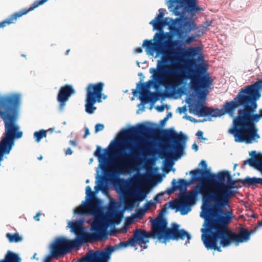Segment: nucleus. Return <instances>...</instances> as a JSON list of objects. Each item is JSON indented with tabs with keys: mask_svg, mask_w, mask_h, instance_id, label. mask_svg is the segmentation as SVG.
<instances>
[{
	"mask_svg": "<svg viewBox=\"0 0 262 262\" xmlns=\"http://www.w3.org/2000/svg\"><path fill=\"white\" fill-rule=\"evenodd\" d=\"M188 56L195 58L191 64L196 68V70L190 71L189 75L184 73V62L182 58L179 57L178 52L173 54L172 60L173 67H170L168 79H172L174 83L165 85L167 89H178L179 86H186L187 81L190 79L191 85L195 86L201 84L205 89H209L212 83V79L208 73V65L204 63V56L202 55V49L200 47H189L187 48Z\"/></svg>",
	"mask_w": 262,
	"mask_h": 262,
	"instance_id": "nucleus-1",
	"label": "nucleus"
},
{
	"mask_svg": "<svg viewBox=\"0 0 262 262\" xmlns=\"http://www.w3.org/2000/svg\"><path fill=\"white\" fill-rule=\"evenodd\" d=\"M165 3L169 11L177 16L169 30L177 38L197 30L198 25L193 17L199 12L204 11L199 5L198 0H166Z\"/></svg>",
	"mask_w": 262,
	"mask_h": 262,
	"instance_id": "nucleus-2",
	"label": "nucleus"
},
{
	"mask_svg": "<svg viewBox=\"0 0 262 262\" xmlns=\"http://www.w3.org/2000/svg\"><path fill=\"white\" fill-rule=\"evenodd\" d=\"M21 99L14 96L0 100V118L4 124L5 132L0 140V147L11 151L15 141L22 138L23 133L17 123Z\"/></svg>",
	"mask_w": 262,
	"mask_h": 262,
	"instance_id": "nucleus-3",
	"label": "nucleus"
},
{
	"mask_svg": "<svg viewBox=\"0 0 262 262\" xmlns=\"http://www.w3.org/2000/svg\"><path fill=\"white\" fill-rule=\"evenodd\" d=\"M107 149L108 148H102L100 146L97 145L96 150L94 152V156L97 158L99 162L96 173V185L94 187V189L96 191H99L103 186L102 173L106 174L113 181L118 179L120 176L126 174L125 170L130 169V165L133 162H135L139 159L141 148L140 146L136 148L127 146V149L130 150V152H119L120 159L126 165L119 166L113 165L114 169L111 171L107 169V166L109 165L106 156Z\"/></svg>",
	"mask_w": 262,
	"mask_h": 262,
	"instance_id": "nucleus-4",
	"label": "nucleus"
},
{
	"mask_svg": "<svg viewBox=\"0 0 262 262\" xmlns=\"http://www.w3.org/2000/svg\"><path fill=\"white\" fill-rule=\"evenodd\" d=\"M191 178L189 180L183 179H178L176 180L173 179L171 182V187L166 189V193L171 195L177 190L180 191L181 196H183L190 204H195L199 200L198 196H202V202L203 197L209 192L210 188H208L203 184L199 183L196 188L192 191H188L187 187L193 184L195 181H199L201 178H204L212 186L214 181L212 180V176L215 173L211 172V169L203 170L199 168H195L189 172Z\"/></svg>",
	"mask_w": 262,
	"mask_h": 262,
	"instance_id": "nucleus-5",
	"label": "nucleus"
},
{
	"mask_svg": "<svg viewBox=\"0 0 262 262\" xmlns=\"http://www.w3.org/2000/svg\"><path fill=\"white\" fill-rule=\"evenodd\" d=\"M260 97V92L250 85L242 88L233 99L228 101L232 120L249 121L256 113L257 101Z\"/></svg>",
	"mask_w": 262,
	"mask_h": 262,
	"instance_id": "nucleus-6",
	"label": "nucleus"
},
{
	"mask_svg": "<svg viewBox=\"0 0 262 262\" xmlns=\"http://www.w3.org/2000/svg\"><path fill=\"white\" fill-rule=\"evenodd\" d=\"M254 231L239 230V233H236L232 230H201V239L206 249L221 252L222 247L226 248L232 244L237 246L249 241Z\"/></svg>",
	"mask_w": 262,
	"mask_h": 262,
	"instance_id": "nucleus-7",
	"label": "nucleus"
},
{
	"mask_svg": "<svg viewBox=\"0 0 262 262\" xmlns=\"http://www.w3.org/2000/svg\"><path fill=\"white\" fill-rule=\"evenodd\" d=\"M200 217L204 219L201 229H231L228 227L234 216L232 210L224 209L203 200Z\"/></svg>",
	"mask_w": 262,
	"mask_h": 262,
	"instance_id": "nucleus-8",
	"label": "nucleus"
},
{
	"mask_svg": "<svg viewBox=\"0 0 262 262\" xmlns=\"http://www.w3.org/2000/svg\"><path fill=\"white\" fill-rule=\"evenodd\" d=\"M150 238L157 239L162 243H166L169 240H184L186 238L185 245H187L191 236L185 230H151L150 232L134 230L133 236L129 239L134 246L139 245L143 250L147 249V246L145 245L149 242Z\"/></svg>",
	"mask_w": 262,
	"mask_h": 262,
	"instance_id": "nucleus-9",
	"label": "nucleus"
},
{
	"mask_svg": "<svg viewBox=\"0 0 262 262\" xmlns=\"http://www.w3.org/2000/svg\"><path fill=\"white\" fill-rule=\"evenodd\" d=\"M166 11L164 8L159 9L157 16L149 22V24L153 27V31H157L154 36L153 40L146 39L143 42V47L147 54L153 56L156 52V57L158 56V54L160 53V49L163 46L165 39L168 35V33L165 32L163 29L167 26L168 29L170 30V26L174 19L168 17H164Z\"/></svg>",
	"mask_w": 262,
	"mask_h": 262,
	"instance_id": "nucleus-10",
	"label": "nucleus"
},
{
	"mask_svg": "<svg viewBox=\"0 0 262 262\" xmlns=\"http://www.w3.org/2000/svg\"><path fill=\"white\" fill-rule=\"evenodd\" d=\"M187 135L177 133L173 128L164 129L161 134V143L173 159L177 161L185 154Z\"/></svg>",
	"mask_w": 262,
	"mask_h": 262,
	"instance_id": "nucleus-11",
	"label": "nucleus"
},
{
	"mask_svg": "<svg viewBox=\"0 0 262 262\" xmlns=\"http://www.w3.org/2000/svg\"><path fill=\"white\" fill-rule=\"evenodd\" d=\"M127 230H71L75 238L71 239L77 250L89 244L105 241L110 236H115L119 233H126Z\"/></svg>",
	"mask_w": 262,
	"mask_h": 262,
	"instance_id": "nucleus-12",
	"label": "nucleus"
},
{
	"mask_svg": "<svg viewBox=\"0 0 262 262\" xmlns=\"http://www.w3.org/2000/svg\"><path fill=\"white\" fill-rule=\"evenodd\" d=\"M257 131L256 124L249 121L232 120V125L228 132L233 136L235 142L251 144L260 138Z\"/></svg>",
	"mask_w": 262,
	"mask_h": 262,
	"instance_id": "nucleus-13",
	"label": "nucleus"
},
{
	"mask_svg": "<svg viewBox=\"0 0 262 262\" xmlns=\"http://www.w3.org/2000/svg\"><path fill=\"white\" fill-rule=\"evenodd\" d=\"M159 129L158 124L150 122H141L136 125H128L126 127L121 129L117 134V138L112 140L109 146H112L113 149H117L121 146L125 141L126 137H134L139 134L156 133Z\"/></svg>",
	"mask_w": 262,
	"mask_h": 262,
	"instance_id": "nucleus-14",
	"label": "nucleus"
},
{
	"mask_svg": "<svg viewBox=\"0 0 262 262\" xmlns=\"http://www.w3.org/2000/svg\"><path fill=\"white\" fill-rule=\"evenodd\" d=\"M219 186L213 184L209 192L203 197V200L208 201L213 203L214 206L220 208L229 207L230 199L237 192L233 187L225 186L222 188Z\"/></svg>",
	"mask_w": 262,
	"mask_h": 262,
	"instance_id": "nucleus-15",
	"label": "nucleus"
},
{
	"mask_svg": "<svg viewBox=\"0 0 262 262\" xmlns=\"http://www.w3.org/2000/svg\"><path fill=\"white\" fill-rule=\"evenodd\" d=\"M172 56L173 54H166L159 56L160 58L157 61L156 67L149 69V73L152 74L150 77L152 80L163 84L168 79L170 67L174 64Z\"/></svg>",
	"mask_w": 262,
	"mask_h": 262,
	"instance_id": "nucleus-16",
	"label": "nucleus"
},
{
	"mask_svg": "<svg viewBox=\"0 0 262 262\" xmlns=\"http://www.w3.org/2000/svg\"><path fill=\"white\" fill-rule=\"evenodd\" d=\"M189 112L198 117H221L228 114L230 116L228 101H226L223 105L222 109L214 108L201 104L199 101L189 104Z\"/></svg>",
	"mask_w": 262,
	"mask_h": 262,
	"instance_id": "nucleus-17",
	"label": "nucleus"
},
{
	"mask_svg": "<svg viewBox=\"0 0 262 262\" xmlns=\"http://www.w3.org/2000/svg\"><path fill=\"white\" fill-rule=\"evenodd\" d=\"M104 84L102 82L89 84L86 89L85 103V111L89 114H92L96 110L94 105L97 102H101V96Z\"/></svg>",
	"mask_w": 262,
	"mask_h": 262,
	"instance_id": "nucleus-18",
	"label": "nucleus"
},
{
	"mask_svg": "<svg viewBox=\"0 0 262 262\" xmlns=\"http://www.w3.org/2000/svg\"><path fill=\"white\" fill-rule=\"evenodd\" d=\"M141 79L138 83H137L136 89L133 90L132 93L134 96H138V99L141 101V103L138 105V107L142 106L139 110L137 111V113H139V111H144V105L148 102H150L151 106L150 109H151L155 103L158 100V97L156 93L147 90H144L146 84L147 83H150L152 82V80H149L146 83L142 82Z\"/></svg>",
	"mask_w": 262,
	"mask_h": 262,
	"instance_id": "nucleus-19",
	"label": "nucleus"
},
{
	"mask_svg": "<svg viewBox=\"0 0 262 262\" xmlns=\"http://www.w3.org/2000/svg\"><path fill=\"white\" fill-rule=\"evenodd\" d=\"M73 250L77 251L71 239L64 237H57L51 247V256L58 258L71 253Z\"/></svg>",
	"mask_w": 262,
	"mask_h": 262,
	"instance_id": "nucleus-20",
	"label": "nucleus"
},
{
	"mask_svg": "<svg viewBox=\"0 0 262 262\" xmlns=\"http://www.w3.org/2000/svg\"><path fill=\"white\" fill-rule=\"evenodd\" d=\"M94 196V192L92 191L91 186H87L85 188V200L82 201L78 209L91 208L92 210L90 211V214L96 217L101 213V207L103 201L98 197H96L94 200H91V199Z\"/></svg>",
	"mask_w": 262,
	"mask_h": 262,
	"instance_id": "nucleus-21",
	"label": "nucleus"
},
{
	"mask_svg": "<svg viewBox=\"0 0 262 262\" xmlns=\"http://www.w3.org/2000/svg\"><path fill=\"white\" fill-rule=\"evenodd\" d=\"M86 215H90V212L74 210L73 219L75 217V215H80L81 216L68 222V225L66 227L67 229H128L127 227L117 228L115 226H113L108 229L107 227H95L94 225H92L91 227L88 229L87 227L84 226L85 223L84 216Z\"/></svg>",
	"mask_w": 262,
	"mask_h": 262,
	"instance_id": "nucleus-22",
	"label": "nucleus"
},
{
	"mask_svg": "<svg viewBox=\"0 0 262 262\" xmlns=\"http://www.w3.org/2000/svg\"><path fill=\"white\" fill-rule=\"evenodd\" d=\"M189 202L186 200L183 196H181L180 193L177 201H169L165 204V208L161 210V213L159 215H164L167 213V209L170 208L175 209L176 212L179 211L181 215H184L188 213L191 210V206Z\"/></svg>",
	"mask_w": 262,
	"mask_h": 262,
	"instance_id": "nucleus-23",
	"label": "nucleus"
},
{
	"mask_svg": "<svg viewBox=\"0 0 262 262\" xmlns=\"http://www.w3.org/2000/svg\"><path fill=\"white\" fill-rule=\"evenodd\" d=\"M112 253L105 248L99 250H90L75 262H110Z\"/></svg>",
	"mask_w": 262,
	"mask_h": 262,
	"instance_id": "nucleus-24",
	"label": "nucleus"
},
{
	"mask_svg": "<svg viewBox=\"0 0 262 262\" xmlns=\"http://www.w3.org/2000/svg\"><path fill=\"white\" fill-rule=\"evenodd\" d=\"M212 180L214 181L213 184H217L220 185V187L224 188L225 186L232 187L238 182L242 183L243 179L234 180L229 171L223 170L212 175Z\"/></svg>",
	"mask_w": 262,
	"mask_h": 262,
	"instance_id": "nucleus-25",
	"label": "nucleus"
},
{
	"mask_svg": "<svg viewBox=\"0 0 262 262\" xmlns=\"http://www.w3.org/2000/svg\"><path fill=\"white\" fill-rule=\"evenodd\" d=\"M75 93L76 91L72 85L67 84L60 87L57 96V100L59 104L60 112L63 111L66 102Z\"/></svg>",
	"mask_w": 262,
	"mask_h": 262,
	"instance_id": "nucleus-26",
	"label": "nucleus"
},
{
	"mask_svg": "<svg viewBox=\"0 0 262 262\" xmlns=\"http://www.w3.org/2000/svg\"><path fill=\"white\" fill-rule=\"evenodd\" d=\"M151 229H166L168 222L164 215H158L157 217L150 220Z\"/></svg>",
	"mask_w": 262,
	"mask_h": 262,
	"instance_id": "nucleus-27",
	"label": "nucleus"
},
{
	"mask_svg": "<svg viewBox=\"0 0 262 262\" xmlns=\"http://www.w3.org/2000/svg\"><path fill=\"white\" fill-rule=\"evenodd\" d=\"M196 37H198L196 36L195 34L194 33H192L191 34H190V33L188 34L187 35L185 34V35H183L182 36L178 38V39L179 40V43L180 45L181 46V47L180 48L179 50H185V53L188 55L187 49H185V48H183V47L186 45H191L192 42L196 41L195 38Z\"/></svg>",
	"mask_w": 262,
	"mask_h": 262,
	"instance_id": "nucleus-28",
	"label": "nucleus"
},
{
	"mask_svg": "<svg viewBox=\"0 0 262 262\" xmlns=\"http://www.w3.org/2000/svg\"><path fill=\"white\" fill-rule=\"evenodd\" d=\"M37 4L34 1L30 6L28 9H23L18 12H16L13 14L11 15L8 17L9 19H10L11 24L13 23L17 18L21 17L22 15L26 14L29 12L34 10L36 8L38 7Z\"/></svg>",
	"mask_w": 262,
	"mask_h": 262,
	"instance_id": "nucleus-29",
	"label": "nucleus"
},
{
	"mask_svg": "<svg viewBox=\"0 0 262 262\" xmlns=\"http://www.w3.org/2000/svg\"><path fill=\"white\" fill-rule=\"evenodd\" d=\"M128 247H134L129 238L126 241L121 242L114 246H107L105 248L113 253L117 250L125 249Z\"/></svg>",
	"mask_w": 262,
	"mask_h": 262,
	"instance_id": "nucleus-30",
	"label": "nucleus"
},
{
	"mask_svg": "<svg viewBox=\"0 0 262 262\" xmlns=\"http://www.w3.org/2000/svg\"><path fill=\"white\" fill-rule=\"evenodd\" d=\"M242 184L245 187H249L256 184H260L262 186V178H257L256 177L251 178L247 176L243 179Z\"/></svg>",
	"mask_w": 262,
	"mask_h": 262,
	"instance_id": "nucleus-31",
	"label": "nucleus"
},
{
	"mask_svg": "<svg viewBox=\"0 0 262 262\" xmlns=\"http://www.w3.org/2000/svg\"><path fill=\"white\" fill-rule=\"evenodd\" d=\"M249 156L250 158L245 160L244 161V164H248L250 167H252L254 168L257 159V158H256V157L257 156V153L256 151L252 150L249 152Z\"/></svg>",
	"mask_w": 262,
	"mask_h": 262,
	"instance_id": "nucleus-32",
	"label": "nucleus"
},
{
	"mask_svg": "<svg viewBox=\"0 0 262 262\" xmlns=\"http://www.w3.org/2000/svg\"><path fill=\"white\" fill-rule=\"evenodd\" d=\"M20 258L16 253L9 251L3 260L0 262H20Z\"/></svg>",
	"mask_w": 262,
	"mask_h": 262,
	"instance_id": "nucleus-33",
	"label": "nucleus"
},
{
	"mask_svg": "<svg viewBox=\"0 0 262 262\" xmlns=\"http://www.w3.org/2000/svg\"><path fill=\"white\" fill-rule=\"evenodd\" d=\"M48 130L44 129H41L36 131L33 134V138L36 143H39L43 138H46L47 135Z\"/></svg>",
	"mask_w": 262,
	"mask_h": 262,
	"instance_id": "nucleus-34",
	"label": "nucleus"
},
{
	"mask_svg": "<svg viewBox=\"0 0 262 262\" xmlns=\"http://www.w3.org/2000/svg\"><path fill=\"white\" fill-rule=\"evenodd\" d=\"M6 237L8 238L10 243H18L23 240V238L17 233L14 234L7 233Z\"/></svg>",
	"mask_w": 262,
	"mask_h": 262,
	"instance_id": "nucleus-35",
	"label": "nucleus"
},
{
	"mask_svg": "<svg viewBox=\"0 0 262 262\" xmlns=\"http://www.w3.org/2000/svg\"><path fill=\"white\" fill-rule=\"evenodd\" d=\"M261 118H262V108L259 110L258 114L255 113L249 122L256 124V123H257Z\"/></svg>",
	"mask_w": 262,
	"mask_h": 262,
	"instance_id": "nucleus-36",
	"label": "nucleus"
},
{
	"mask_svg": "<svg viewBox=\"0 0 262 262\" xmlns=\"http://www.w3.org/2000/svg\"><path fill=\"white\" fill-rule=\"evenodd\" d=\"M149 191H140L139 193L136 195L137 200L136 202L140 203L143 201L147 196Z\"/></svg>",
	"mask_w": 262,
	"mask_h": 262,
	"instance_id": "nucleus-37",
	"label": "nucleus"
},
{
	"mask_svg": "<svg viewBox=\"0 0 262 262\" xmlns=\"http://www.w3.org/2000/svg\"><path fill=\"white\" fill-rule=\"evenodd\" d=\"M143 207L142 208H140L136 209V213L135 214H132V215L135 217V219H138L142 218L145 214L146 210Z\"/></svg>",
	"mask_w": 262,
	"mask_h": 262,
	"instance_id": "nucleus-38",
	"label": "nucleus"
},
{
	"mask_svg": "<svg viewBox=\"0 0 262 262\" xmlns=\"http://www.w3.org/2000/svg\"><path fill=\"white\" fill-rule=\"evenodd\" d=\"M254 89L260 92L262 90V78L254 82L253 84H250Z\"/></svg>",
	"mask_w": 262,
	"mask_h": 262,
	"instance_id": "nucleus-39",
	"label": "nucleus"
},
{
	"mask_svg": "<svg viewBox=\"0 0 262 262\" xmlns=\"http://www.w3.org/2000/svg\"><path fill=\"white\" fill-rule=\"evenodd\" d=\"M254 169L260 172L262 174V159L257 158Z\"/></svg>",
	"mask_w": 262,
	"mask_h": 262,
	"instance_id": "nucleus-40",
	"label": "nucleus"
},
{
	"mask_svg": "<svg viewBox=\"0 0 262 262\" xmlns=\"http://www.w3.org/2000/svg\"><path fill=\"white\" fill-rule=\"evenodd\" d=\"M166 193V191L165 192H161L157 194L154 198V203L155 205L157 203H160V198L163 196Z\"/></svg>",
	"mask_w": 262,
	"mask_h": 262,
	"instance_id": "nucleus-41",
	"label": "nucleus"
},
{
	"mask_svg": "<svg viewBox=\"0 0 262 262\" xmlns=\"http://www.w3.org/2000/svg\"><path fill=\"white\" fill-rule=\"evenodd\" d=\"M183 118L186 119V120H189L193 123L201 122H204V121H206V119H204L202 121L198 120L191 116H187V115H185L183 117Z\"/></svg>",
	"mask_w": 262,
	"mask_h": 262,
	"instance_id": "nucleus-42",
	"label": "nucleus"
},
{
	"mask_svg": "<svg viewBox=\"0 0 262 262\" xmlns=\"http://www.w3.org/2000/svg\"><path fill=\"white\" fill-rule=\"evenodd\" d=\"M165 108L168 109L169 108V105L166 104H163L161 105H157L156 106V110L160 113L163 112Z\"/></svg>",
	"mask_w": 262,
	"mask_h": 262,
	"instance_id": "nucleus-43",
	"label": "nucleus"
},
{
	"mask_svg": "<svg viewBox=\"0 0 262 262\" xmlns=\"http://www.w3.org/2000/svg\"><path fill=\"white\" fill-rule=\"evenodd\" d=\"M104 128V126L103 124L101 123H97L95 126V133H97L101 130H102Z\"/></svg>",
	"mask_w": 262,
	"mask_h": 262,
	"instance_id": "nucleus-44",
	"label": "nucleus"
},
{
	"mask_svg": "<svg viewBox=\"0 0 262 262\" xmlns=\"http://www.w3.org/2000/svg\"><path fill=\"white\" fill-rule=\"evenodd\" d=\"M153 203L154 202H152L151 200L147 201L146 203L143 205V208H144L145 209H148L153 206L156 205Z\"/></svg>",
	"mask_w": 262,
	"mask_h": 262,
	"instance_id": "nucleus-45",
	"label": "nucleus"
},
{
	"mask_svg": "<svg viewBox=\"0 0 262 262\" xmlns=\"http://www.w3.org/2000/svg\"><path fill=\"white\" fill-rule=\"evenodd\" d=\"M180 226L177 223L173 222L171 224V226L168 227L167 226L166 229H180Z\"/></svg>",
	"mask_w": 262,
	"mask_h": 262,
	"instance_id": "nucleus-46",
	"label": "nucleus"
},
{
	"mask_svg": "<svg viewBox=\"0 0 262 262\" xmlns=\"http://www.w3.org/2000/svg\"><path fill=\"white\" fill-rule=\"evenodd\" d=\"M197 138L200 140H206L207 138L203 137V132L201 130H199L195 134Z\"/></svg>",
	"mask_w": 262,
	"mask_h": 262,
	"instance_id": "nucleus-47",
	"label": "nucleus"
},
{
	"mask_svg": "<svg viewBox=\"0 0 262 262\" xmlns=\"http://www.w3.org/2000/svg\"><path fill=\"white\" fill-rule=\"evenodd\" d=\"M199 165L201 166L202 169H211L210 168H207V164L206 161L203 160L201 161Z\"/></svg>",
	"mask_w": 262,
	"mask_h": 262,
	"instance_id": "nucleus-48",
	"label": "nucleus"
},
{
	"mask_svg": "<svg viewBox=\"0 0 262 262\" xmlns=\"http://www.w3.org/2000/svg\"><path fill=\"white\" fill-rule=\"evenodd\" d=\"M6 24L8 25L11 24V21H10V19H9L8 17L5 20L0 22V28L4 27L6 26Z\"/></svg>",
	"mask_w": 262,
	"mask_h": 262,
	"instance_id": "nucleus-49",
	"label": "nucleus"
},
{
	"mask_svg": "<svg viewBox=\"0 0 262 262\" xmlns=\"http://www.w3.org/2000/svg\"><path fill=\"white\" fill-rule=\"evenodd\" d=\"M187 111V107L186 105H184L182 107H179L177 108V111L180 114L182 113H185Z\"/></svg>",
	"mask_w": 262,
	"mask_h": 262,
	"instance_id": "nucleus-50",
	"label": "nucleus"
},
{
	"mask_svg": "<svg viewBox=\"0 0 262 262\" xmlns=\"http://www.w3.org/2000/svg\"><path fill=\"white\" fill-rule=\"evenodd\" d=\"M18 96L19 100L21 99V95H20V94H19V93H13V94H11L8 95L3 96H0V100H1V99H2L3 98L7 97H10V96Z\"/></svg>",
	"mask_w": 262,
	"mask_h": 262,
	"instance_id": "nucleus-51",
	"label": "nucleus"
},
{
	"mask_svg": "<svg viewBox=\"0 0 262 262\" xmlns=\"http://www.w3.org/2000/svg\"><path fill=\"white\" fill-rule=\"evenodd\" d=\"M213 23L212 20H206V21L204 22L202 25H203L204 27H206V29L208 30V27L211 26Z\"/></svg>",
	"mask_w": 262,
	"mask_h": 262,
	"instance_id": "nucleus-52",
	"label": "nucleus"
},
{
	"mask_svg": "<svg viewBox=\"0 0 262 262\" xmlns=\"http://www.w3.org/2000/svg\"><path fill=\"white\" fill-rule=\"evenodd\" d=\"M197 30H200L203 34H205L206 32L208 31V30L206 29V27H204L202 25L199 26H198Z\"/></svg>",
	"mask_w": 262,
	"mask_h": 262,
	"instance_id": "nucleus-53",
	"label": "nucleus"
},
{
	"mask_svg": "<svg viewBox=\"0 0 262 262\" xmlns=\"http://www.w3.org/2000/svg\"><path fill=\"white\" fill-rule=\"evenodd\" d=\"M168 36H167V37L166 38V39H165V43H164V44L163 46V47H162V48L160 49V53L158 54V56H157V57H159L160 55H164L165 54H164V52H163V48H164V46H165V45L166 42V43H168V41H166V40H167V39L168 38V36H169V32H168ZM156 58H157V57H156Z\"/></svg>",
	"mask_w": 262,
	"mask_h": 262,
	"instance_id": "nucleus-54",
	"label": "nucleus"
},
{
	"mask_svg": "<svg viewBox=\"0 0 262 262\" xmlns=\"http://www.w3.org/2000/svg\"><path fill=\"white\" fill-rule=\"evenodd\" d=\"M135 220H136V219H135V217L132 215V217H126L125 222L128 224H130Z\"/></svg>",
	"mask_w": 262,
	"mask_h": 262,
	"instance_id": "nucleus-55",
	"label": "nucleus"
},
{
	"mask_svg": "<svg viewBox=\"0 0 262 262\" xmlns=\"http://www.w3.org/2000/svg\"><path fill=\"white\" fill-rule=\"evenodd\" d=\"M84 134L83 136V138L84 139V138H86L87 137V136L90 135V133L89 129L88 127L85 126L84 127Z\"/></svg>",
	"mask_w": 262,
	"mask_h": 262,
	"instance_id": "nucleus-56",
	"label": "nucleus"
},
{
	"mask_svg": "<svg viewBox=\"0 0 262 262\" xmlns=\"http://www.w3.org/2000/svg\"><path fill=\"white\" fill-rule=\"evenodd\" d=\"M135 206V202L130 203L126 206V210L128 211L132 210Z\"/></svg>",
	"mask_w": 262,
	"mask_h": 262,
	"instance_id": "nucleus-57",
	"label": "nucleus"
},
{
	"mask_svg": "<svg viewBox=\"0 0 262 262\" xmlns=\"http://www.w3.org/2000/svg\"><path fill=\"white\" fill-rule=\"evenodd\" d=\"M48 0H36L35 1L36 3L37 4L38 6H39L44 3H45L46 2H47Z\"/></svg>",
	"mask_w": 262,
	"mask_h": 262,
	"instance_id": "nucleus-58",
	"label": "nucleus"
},
{
	"mask_svg": "<svg viewBox=\"0 0 262 262\" xmlns=\"http://www.w3.org/2000/svg\"><path fill=\"white\" fill-rule=\"evenodd\" d=\"M167 119H166L165 117L162 119L160 121V123H159V124L161 126H164L166 123V122L167 121Z\"/></svg>",
	"mask_w": 262,
	"mask_h": 262,
	"instance_id": "nucleus-59",
	"label": "nucleus"
},
{
	"mask_svg": "<svg viewBox=\"0 0 262 262\" xmlns=\"http://www.w3.org/2000/svg\"><path fill=\"white\" fill-rule=\"evenodd\" d=\"M142 48H144V47L142 46V47L137 48L135 50V53H142L143 52Z\"/></svg>",
	"mask_w": 262,
	"mask_h": 262,
	"instance_id": "nucleus-60",
	"label": "nucleus"
},
{
	"mask_svg": "<svg viewBox=\"0 0 262 262\" xmlns=\"http://www.w3.org/2000/svg\"><path fill=\"white\" fill-rule=\"evenodd\" d=\"M122 218L119 217H116L115 218V223L116 225H119L121 221Z\"/></svg>",
	"mask_w": 262,
	"mask_h": 262,
	"instance_id": "nucleus-61",
	"label": "nucleus"
},
{
	"mask_svg": "<svg viewBox=\"0 0 262 262\" xmlns=\"http://www.w3.org/2000/svg\"><path fill=\"white\" fill-rule=\"evenodd\" d=\"M72 153H73V151H72V150L71 149V148H68L66 150V151H65V154H66V155H72Z\"/></svg>",
	"mask_w": 262,
	"mask_h": 262,
	"instance_id": "nucleus-62",
	"label": "nucleus"
},
{
	"mask_svg": "<svg viewBox=\"0 0 262 262\" xmlns=\"http://www.w3.org/2000/svg\"><path fill=\"white\" fill-rule=\"evenodd\" d=\"M40 212H37V214L34 216V219L36 221H39V217L40 216Z\"/></svg>",
	"mask_w": 262,
	"mask_h": 262,
	"instance_id": "nucleus-63",
	"label": "nucleus"
},
{
	"mask_svg": "<svg viewBox=\"0 0 262 262\" xmlns=\"http://www.w3.org/2000/svg\"><path fill=\"white\" fill-rule=\"evenodd\" d=\"M192 148L195 151H197L199 149V146L195 143H194L192 145Z\"/></svg>",
	"mask_w": 262,
	"mask_h": 262,
	"instance_id": "nucleus-64",
	"label": "nucleus"
}]
</instances>
